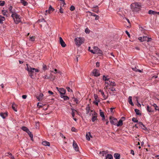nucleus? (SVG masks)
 Listing matches in <instances>:
<instances>
[{
  "label": "nucleus",
  "instance_id": "obj_1",
  "mask_svg": "<svg viewBox=\"0 0 159 159\" xmlns=\"http://www.w3.org/2000/svg\"><path fill=\"white\" fill-rule=\"evenodd\" d=\"M11 17L14 19V21L16 24H18L21 22L20 16L16 13L12 14Z\"/></svg>",
  "mask_w": 159,
  "mask_h": 159
},
{
  "label": "nucleus",
  "instance_id": "obj_2",
  "mask_svg": "<svg viewBox=\"0 0 159 159\" xmlns=\"http://www.w3.org/2000/svg\"><path fill=\"white\" fill-rule=\"evenodd\" d=\"M74 41L76 44L78 46H80L83 42V39L81 38H76Z\"/></svg>",
  "mask_w": 159,
  "mask_h": 159
},
{
  "label": "nucleus",
  "instance_id": "obj_3",
  "mask_svg": "<svg viewBox=\"0 0 159 159\" xmlns=\"http://www.w3.org/2000/svg\"><path fill=\"white\" fill-rule=\"evenodd\" d=\"M110 121L112 125H115L117 122V120L113 117L111 116L109 118Z\"/></svg>",
  "mask_w": 159,
  "mask_h": 159
},
{
  "label": "nucleus",
  "instance_id": "obj_4",
  "mask_svg": "<svg viewBox=\"0 0 159 159\" xmlns=\"http://www.w3.org/2000/svg\"><path fill=\"white\" fill-rule=\"evenodd\" d=\"M54 10V9L51 6H50L49 7L48 9L46 11L45 15H47V14H48V13H50L53 11Z\"/></svg>",
  "mask_w": 159,
  "mask_h": 159
},
{
  "label": "nucleus",
  "instance_id": "obj_5",
  "mask_svg": "<svg viewBox=\"0 0 159 159\" xmlns=\"http://www.w3.org/2000/svg\"><path fill=\"white\" fill-rule=\"evenodd\" d=\"M57 89L60 93V94H65L66 92V90L64 88H59L57 87Z\"/></svg>",
  "mask_w": 159,
  "mask_h": 159
},
{
  "label": "nucleus",
  "instance_id": "obj_6",
  "mask_svg": "<svg viewBox=\"0 0 159 159\" xmlns=\"http://www.w3.org/2000/svg\"><path fill=\"white\" fill-rule=\"evenodd\" d=\"M27 66V70L29 72L33 73L34 72V70H33V69H34V68L31 67L30 66H29L28 64L26 65Z\"/></svg>",
  "mask_w": 159,
  "mask_h": 159
},
{
  "label": "nucleus",
  "instance_id": "obj_7",
  "mask_svg": "<svg viewBox=\"0 0 159 159\" xmlns=\"http://www.w3.org/2000/svg\"><path fill=\"white\" fill-rule=\"evenodd\" d=\"M92 73L93 75L95 76H98L100 75L98 70L96 69H94L93 70Z\"/></svg>",
  "mask_w": 159,
  "mask_h": 159
},
{
  "label": "nucleus",
  "instance_id": "obj_8",
  "mask_svg": "<svg viewBox=\"0 0 159 159\" xmlns=\"http://www.w3.org/2000/svg\"><path fill=\"white\" fill-rule=\"evenodd\" d=\"M73 146L74 149L76 151H78V145L75 141L74 140L73 141Z\"/></svg>",
  "mask_w": 159,
  "mask_h": 159
},
{
  "label": "nucleus",
  "instance_id": "obj_9",
  "mask_svg": "<svg viewBox=\"0 0 159 159\" xmlns=\"http://www.w3.org/2000/svg\"><path fill=\"white\" fill-rule=\"evenodd\" d=\"M154 108L153 106H151L149 107V106H147V110L150 112H152L154 111Z\"/></svg>",
  "mask_w": 159,
  "mask_h": 159
},
{
  "label": "nucleus",
  "instance_id": "obj_10",
  "mask_svg": "<svg viewBox=\"0 0 159 159\" xmlns=\"http://www.w3.org/2000/svg\"><path fill=\"white\" fill-rule=\"evenodd\" d=\"M59 39V41L61 46L63 47H66V44L63 41L62 38L61 37H60Z\"/></svg>",
  "mask_w": 159,
  "mask_h": 159
},
{
  "label": "nucleus",
  "instance_id": "obj_11",
  "mask_svg": "<svg viewBox=\"0 0 159 159\" xmlns=\"http://www.w3.org/2000/svg\"><path fill=\"white\" fill-rule=\"evenodd\" d=\"M2 14L7 17H8L10 16V14L8 13L7 10H2Z\"/></svg>",
  "mask_w": 159,
  "mask_h": 159
},
{
  "label": "nucleus",
  "instance_id": "obj_12",
  "mask_svg": "<svg viewBox=\"0 0 159 159\" xmlns=\"http://www.w3.org/2000/svg\"><path fill=\"white\" fill-rule=\"evenodd\" d=\"M86 138L88 141L90 140V138H92V136L91 135V134L90 132H87L86 133Z\"/></svg>",
  "mask_w": 159,
  "mask_h": 159
},
{
  "label": "nucleus",
  "instance_id": "obj_13",
  "mask_svg": "<svg viewBox=\"0 0 159 159\" xmlns=\"http://www.w3.org/2000/svg\"><path fill=\"white\" fill-rule=\"evenodd\" d=\"M146 38L147 36H144L142 37H139L138 38V39L139 40H140L141 42H143L146 41Z\"/></svg>",
  "mask_w": 159,
  "mask_h": 159
},
{
  "label": "nucleus",
  "instance_id": "obj_14",
  "mask_svg": "<svg viewBox=\"0 0 159 159\" xmlns=\"http://www.w3.org/2000/svg\"><path fill=\"white\" fill-rule=\"evenodd\" d=\"M132 97L131 96H129L128 98V102L132 106H134V104L132 102Z\"/></svg>",
  "mask_w": 159,
  "mask_h": 159
},
{
  "label": "nucleus",
  "instance_id": "obj_15",
  "mask_svg": "<svg viewBox=\"0 0 159 159\" xmlns=\"http://www.w3.org/2000/svg\"><path fill=\"white\" fill-rule=\"evenodd\" d=\"M99 93H101V94H102V96L103 97V98L104 99H106V98H107V97H106L105 96V95L103 91V90H102L101 89L99 90Z\"/></svg>",
  "mask_w": 159,
  "mask_h": 159
},
{
  "label": "nucleus",
  "instance_id": "obj_16",
  "mask_svg": "<svg viewBox=\"0 0 159 159\" xmlns=\"http://www.w3.org/2000/svg\"><path fill=\"white\" fill-rule=\"evenodd\" d=\"M108 77L109 76L108 75L105 76V75H103V76L102 80L105 81V82L106 81H109L110 79L108 78Z\"/></svg>",
  "mask_w": 159,
  "mask_h": 159
},
{
  "label": "nucleus",
  "instance_id": "obj_17",
  "mask_svg": "<svg viewBox=\"0 0 159 159\" xmlns=\"http://www.w3.org/2000/svg\"><path fill=\"white\" fill-rule=\"evenodd\" d=\"M94 49L95 50L94 51H97V52L96 53H99V54H102V52L100 50L98 47H95Z\"/></svg>",
  "mask_w": 159,
  "mask_h": 159
},
{
  "label": "nucleus",
  "instance_id": "obj_18",
  "mask_svg": "<svg viewBox=\"0 0 159 159\" xmlns=\"http://www.w3.org/2000/svg\"><path fill=\"white\" fill-rule=\"evenodd\" d=\"M43 96V93H40L38 96L36 97V98L39 101H40L42 99Z\"/></svg>",
  "mask_w": 159,
  "mask_h": 159
},
{
  "label": "nucleus",
  "instance_id": "obj_19",
  "mask_svg": "<svg viewBox=\"0 0 159 159\" xmlns=\"http://www.w3.org/2000/svg\"><path fill=\"white\" fill-rule=\"evenodd\" d=\"M114 156L115 159H120V155L118 153H115Z\"/></svg>",
  "mask_w": 159,
  "mask_h": 159
},
{
  "label": "nucleus",
  "instance_id": "obj_20",
  "mask_svg": "<svg viewBox=\"0 0 159 159\" xmlns=\"http://www.w3.org/2000/svg\"><path fill=\"white\" fill-rule=\"evenodd\" d=\"M0 116L3 119H5L7 116V113H0Z\"/></svg>",
  "mask_w": 159,
  "mask_h": 159
},
{
  "label": "nucleus",
  "instance_id": "obj_21",
  "mask_svg": "<svg viewBox=\"0 0 159 159\" xmlns=\"http://www.w3.org/2000/svg\"><path fill=\"white\" fill-rule=\"evenodd\" d=\"M108 152L107 150L104 151H100L99 152L100 154H102V156H104L105 155H106L107 153Z\"/></svg>",
  "mask_w": 159,
  "mask_h": 159
},
{
  "label": "nucleus",
  "instance_id": "obj_22",
  "mask_svg": "<svg viewBox=\"0 0 159 159\" xmlns=\"http://www.w3.org/2000/svg\"><path fill=\"white\" fill-rule=\"evenodd\" d=\"M21 129L22 130H24V131H25L29 133L30 132V130L29 129L25 126H22L21 127Z\"/></svg>",
  "mask_w": 159,
  "mask_h": 159
},
{
  "label": "nucleus",
  "instance_id": "obj_23",
  "mask_svg": "<svg viewBox=\"0 0 159 159\" xmlns=\"http://www.w3.org/2000/svg\"><path fill=\"white\" fill-rule=\"evenodd\" d=\"M12 8H13V7L12 6H10L9 8H8V10L11 13H12V14H14V13H16V12H15L12 9Z\"/></svg>",
  "mask_w": 159,
  "mask_h": 159
},
{
  "label": "nucleus",
  "instance_id": "obj_24",
  "mask_svg": "<svg viewBox=\"0 0 159 159\" xmlns=\"http://www.w3.org/2000/svg\"><path fill=\"white\" fill-rule=\"evenodd\" d=\"M42 144L44 146H49L50 145L49 143L47 141H43L42 142Z\"/></svg>",
  "mask_w": 159,
  "mask_h": 159
},
{
  "label": "nucleus",
  "instance_id": "obj_25",
  "mask_svg": "<svg viewBox=\"0 0 159 159\" xmlns=\"http://www.w3.org/2000/svg\"><path fill=\"white\" fill-rule=\"evenodd\" d=\"M72 99H73V101L76 102V103L78 104L79 103L78 101L80 99L79 98H75L74 97H72Z\"/></svg>",
  "mask_w": 159,
  "mask_h": 159
},
{
  "label": "nucleus",
  "instance_id": "obj_26",
  "mask_svg": "<svg viewBox=\"0 0 159 159\" xmlns=\"http://www.w3.org/2000/svg\"><path fill=\"white\" fill-rule=\"evenodd\" d=\"M100 116L102 117V120H103L105 118V115L103 112L101 111V110H100Z\"/></svg>",
  "mask_w": 159,
  "mask_h": 159
},
{
  "label": "nucleus",
  "instance_id": "obj_27",
  "mask_svg": "<svg viewBox=\"0 0 159 159\" xmlns=\"http://www.w3.org/2000/svg\"><path fill=\"white\" fill-rule=\"evenodd\" d=\"M5 20L4 17L0 15V23L2 24L3 21H4Z\"/></svg>",
  "mask_w": 159,
  "mask_h": 159
},
{
  "label": "nucleus",
  "instance_id": "obj_28",
  "mask_svg": "<svg viewBox=\"0 0 159 159\" xmlns=\"http://www.w3.org/2000/svg\"><path fill=\"white\" fill-rule=\"evenodd\" d=\"M112 156L110 154H108L106 156V159H113Z\"/></svg>",
  "mask_w": 159,
  "mask_h": 159
},
{
  "label": "nucleus",
  "instance_id": "obj_29",
  "mask_svg": "<svg viewBox=\"0 0 159 159\" xmlns=\"http://www.w3.org/2000/svg\"><path fill=\"white\" fill-rule=\"evenodd\" d=\"M20 2L24 6H27L28 4V3L25 0H20Z\"/></svg>",
  "mask_w": 159,
  "mask_h": 159
},
{
  "label": "nucleus",
  "instance_id": "obj_30",
  "mask_svg": "<svg viewBox=\"0 0 159 159\" xmlns=\"http://www.w3.org/2000/svg\"><path fill=\"white\" fill-rule=\"evenodd\" d=\"M148 13L151 15H155L156 14V11H154L150 10L148 11Z\"/></svg>",
  "mask_w": 159,
  "mask_h": 159
},
{
  "label": "nucleus",
  "instance_id": "obj_31",
  "mask_svg": "<svg viewBox=\"0 0 159 159\" xmlns=\"http://www.w3.org/2000/svg\"><path fill=\"white\" fill-rule=\"evenodd\" d=\"M122 125H123L122 121L121 120H120L118 121V124L116 125L117 126H119Z\"/></svg>",
  "mask_w": 159,
  "mask_h": 159
},
{
  "label": "nucleus",
  "instance_id": "obj_32",
  "mask_svg": "<svg viewBox=\"0 0 159 159\" xmlns=\"http://www.w3.org/2000/svg\"><path fill=\"white\" fill-rule=\"evenodd\" d=\"M134 5L135 7L136 8L137 7H141V5L139 3L136 2L134 4Z\"/></svg>",
  "mask_w": 159,
  "mask_h": 159
},
{
  "label": "nucleus",
  "instance_id": "obj_33",
  "mask_svg": "<svg viewBox=\"0 0 159 159\" xmlns=\"http://www.w3.org/2000/svg\"><path fill=\"white\" fill-rule=\"evenodd\" d=\"M27 133H28V134L29 135V136L30 137L31 140L32 141L33 140V135L32 134V133L30 131V132H27Z\"/></svg>",
  "mask_w": 159,
  "mask_h": 159
},
{
  "label": "nucleus",
  "instance_id": "obj_34",
  "mask_svg": "<svg viewBox=\"0 0 159 159\" xmlns=\"http://www.w3.org/2000/svg\"><path fill=\"white\" fill-rule=\"evenodd\" d=\"M135 111L137 115H140L141 114L140 113V111L139 109H136L134 110Z\"/></svg>",
  "mask_w": 159,
  "mask_h": 159
},
{
  "label": "nucleus",
  "instance_id": "obj_35",
  "mask_svg": "<svg viewBox=\"0 0 159 159\" xmlns=\"http://www.w3.org/2000/svg\"><path fill=\"white\" fill-rule=\"evenodd\" d=\"M110 81H111L109 80V81H106L105 82V84H107V85H106L105 86V87L106 89L108 87V85H109Z\"/></svg>",
  "mask_w": 159,
  "mask_h": 159
},
{
  "label": "nucleus",
  "instance_id": "obj_36",
  "mask_svg": "<svg viewBox=\"0 0 159 159\" xmlns=\"http://www.w3.org/2000/svg\"><path fill=\"white\" fill-rule=\"evenodd\" d=\"M97 116H92V120L93 122H94L96 120H97Z\"/></svg>",
  "mask_w": 159,
  "mask_h": 159
},
{
  "label": "nucleus",
  "instance_id": "obj_37",
  "mask_svg": "<svg viewBox=\"0 0 159 159\" xmlns=\"http://www.w3.org/2000/svg\"><path fill=\"white\" fill-rule=\"evenodd\" d=\"M35 37L34 36H33L30 37V41L31 42H34L35 40Z\"/></svg>",
  "mask_w": 159,
  "mask_h": 159
},
{
  "label": "nucleus",
  "instance_id": "obj_38",
  "mask_svg": "<svg viewBox=\"0 0 159 159\" xmlns=\"http://www.w3.org/2000/svg\"><path fill=\"white\" fill-rule=\"evenodd\" d=\"M16 105L14 103L12 104V109L14 111H17V110H16Z\"/></svg>",
  "mask_w": 159,
  "mask_h": 159
},
{
  "label": "nucleus",
  "instance_id": "obj_39",
  "mask_svg": "<svg viewBox=\"0 0 159 159\" xmlns=\"http://www.w3.org/2000/svg\"><path fill=\"white\" fill-rule=\"evenodd\" d=\"M110 86H115L116 85V84L113 81H110V84L109 85Z\"/></svg>",
  "mask_w": 159,
  "mask_h": 159
},
{
  "label": "nucleus",
  "instance_id": "obj_40",
  "mask_svg": "<svg viewBox=\"0 0 159 159\" xmlns=\"http://www.w3.org/2000/svg\"><path fill=\"white\" fill-rule=\"evenodd\" d=\"M98 6H97L95 8L93 9V11L96 13L98 12L99 11V10L98 8H98Z\"/></svg>",
  "mask_w": 159,
  "mask_h": 159
},
{
  "label": "nucleus",
  "instance_id": "obj_41",
  "mask_svg": "<svg viewBox=\"0 0 159 159\" xmlns=\"http://www.w3.org/2000/svg\"><path fill=\"white\" fill-rule=\"evenodd\" d=\"M5 3V2L4 1H0V6H3Z\"/></svg>",
  "mask_w": 159,
  "mask_h": 159
},
{
  "label": "nucleus",
  "instance_id": "obj_42",
  "mask_svg": "<svg viewBox=\"0 0 159 159\" xmlns=\"http://www.w3.org/2000/svg\"><path fill=\"white\" fill-rule=\"evenodd\" d=\"M132 120L134 122H138V120L134 117H133L132 119Z\"/></svg>",
  "mask_w": 159,
  "mask_h": 159
},
{
  "label": "nucleus",
  "instance_id": "obj_43",
  "mask_svg": "<svg viewBox=\"0 0 159 159\" xmlns=\"http://www.w3.org/2000/svg\"><path fill=\"white\" fill-rule=\"evenodd\" d=\"M63 97L64 98H63L65 101L68 100L69 99V97L66 96H65V97Z\"/></svg>",
  "mask_w": 159,
  "mask_h": 159
},
{
  "label": "nucleus",
  "instance_id": "obj_44",
  "mask_svg": "<svg viewBox=\"0 0 159 159\" xmlns=\"http://www.w3.org/2000/svg\"><path fill=\"white\" fill-rule=\"evenodd\" d=\"M94 97L96 101H98V100H99V99H98V95L97 94H94Z\"/></svg>",
  "mask_w": 159,
  "mask_h": 159
},
{
  "label": "nucleus",
  "instance_id": "obj_45",
  "mask_svg": "<svg viewBox=\"0 0 159 159\" xmlns=\"http://www.w3.org/2000/svg\"><path fill=\"white\" fill-rule=\"evenodd\" d=\"M146 40H147L146 41H147L148 42H150L151 41L152 39L151 38H148V37H147V36Z\"/></svg>",
  "mask_w": 159,
  "mask_h": 159
},
{
  "label": "nucleus",
  "instance_id": "obj_46",
  "mask_svg": "<svg viewBox=\"0 0 159 159\" xmlns=\"http://www.w3.org/2000/svg\"><path fill=\"white\" fill-rule=\"evenodd\" d=\"M43 104H42L41 103H38L37 104V106L39 108L42 107L43 106Z\"/></svg>",
  "mask_w": 159,
  "mask_h": 159
},
{
  "label": "nucleus",
  "instance_id": "obj_47",
  "mask_svg": "<svg viewBox=\"0 0 159 159\" xmlns=\"http://www.w3.org/2000/svg\"><path fill=\"white\" fill-rule=\"evenodd\" d=\"M66 89L69 92H72V90L70 89V87H66Z\"/></svg>",
  "mask_w": 159,
  "mask_h": 159
},
{
  "label": "nucleus",
  "instance_id": "obj_48",
  "mask_svg": "<svg viewBox=\"0 0 159 159\" xmlns=\"http://www.w3.org/2000/svg\"><path fill=\"white\" fill-rule=\"evenodd\" d=\"M86 109L87 113H88L89 112V111L90 110V107H89V106H88V107H86Z\"/></svg>",
  "mask_w": 159,
  "mask_h": 159
},
{
  "label": "nucleus",
  "instance_id": "obj_49",
  "mask_svg": "<svg viewBox=\"0 0 159 159\" xmlns=\"http://www.w3.org/2000/svg\"><path fill=\"white\" fill-rule=\"evenodd\" d=\"M70 9L71 11H73L75 9V7L73 6H71L70 7Z\"/></svg>",
  "mask_w": 159,
  "mask_h": 159
},
{
  "label": "nucleus",
  "instance_id": "obj_50",
  "mask_svg": "<svg viewBox=\"0 0 159 159\" xmlns=\"http://www.w3.org/2000/svg\"><path fill=\"white\" fill-rule=\"evenodd\" d=\"M8 154H9L10 156L9 157L11 158V159H14V158L13 156H12V154L11 153H8Z\"/></svg>",
  "mask_w": 159,
  "mask_h": 159
},
{
  "label": "nucleus",
  "instance_id": "obj_51",
  "mask_svg": "<svg viewBox=\"0 0 159 159\" xmlns=\"http://www.w3.org/2000/svg\"><path fill=\"white\" fill-rule=\"evenodd\" d=\"M85 31L86 33L89 34L90 32V30L88 28H86Z\"/></svg>",
  "mask_w": 159,
  "mask_h": 159
},
{
  "label": "nucleus",
  "instance_id": "obj_52",
  "mask_svg": "<svg viewBox=\"0 0 159 159\" xmlns=\"http://www.w3.org/2000/svg\"><path fill=\"white\" fill-rule=\"evenodd\" d=\"M43 78L44 79H50V77L48 76L47 75H45L44 76H43Z\"/></svg>",
  "mask_w": 159,
  "mask_h": 159
},
{
  "label": "nucleus",
  "instance_id": "obj_53",
  "mask_svg": "<svg viewBox=\"0 0 159 159\" xmlns=\"http://www.w3.org/2000/svg\"><path fill=\"white\" fill-rule=\"evenodd\" d=\"M43 69L44 70H45L47 69V66L46 65L43 64Z\"/></svg>",
  "mask_w": 159,
  "mask_h": 159
},
{
  "label": "nucleus",
  "instance_id": "obj_54",
  "mask_svg": "<svg viewBox=\"0 0 159 159\" xmlns=\"http://www.w3.org/2000/svg\"><path fill=\"white\" fill-rule=\"evenodd\" d=\"M60 8L59 9V12L61 13H63V9H62L61 7V6H60Z\"/></svg>",
  "mask_w": 159,
  "mask_h": 159
},
{
  "label": "nucleus",
  "instance_id": "obj_55",
  "mask_svg": "<svg viewBox=\"0 0 159 159\" xmlns=\"http://www.w3.org/2000/svg\"><path fill=\"white\" fill-rule=\"evenodd\" d=\"M109 89L111 90L112 91H116L115 89L113 88V87H111L109 88Z\"/></svg>",
  "mask_w": 159,
  "mask_h": 159
},
{
  "label": "nucleus",
  "instance_id": "obj_56",
  "mask_svg": "<svg viewBox=\"0 0 159 159\" xmlns=\"http://www.w3.org/2000/svg\"><path fill=\"white\" fill-rule=\"evenodd\" d=\"M89 51L91 52H92V53H93V54H95V53H96L97 52V51H93V50H89Z\"/></svg>",
  "mask_w": 159,
  "mask_h": 159
},
{
  "label": "nucleus",
  "instance_id": "obj_57",
  "mask_svg": "<svg viewBox=\"0 0 159 159\" xmlns=\"http://www.w3.org/2000/svg\"><path fill=\"white\" fill-rule=\"evenodd\" d=\"M27 97V96L26 95H23L22 96V98L24 99H25Z\"/></svg>",
  "mask_w": 159,
  "mask_h": 159
},
{
  "label": "nucleus",
  "instance_id": "obj_58",
  "mask_svg": "<svg viewBox=\"0 0 159 159\" xmlns=\"http://www.w3.org/2000/svg\"><path fill=\"white\" fill-rule=\"evenodd\" d=\"M99 102V100H98V101H96L94 102V103L96 105H98V102Z\"/></svg>",
  "mask_w": 159,
  "mask_h": 159
},
{
  "label": "nucleus",
  "instance_id": "obj_59",
  "mask_svg": "<svg viewBox=\"0 0 159 159\" xmlns=\"http://www.w3.org/2000/svg\"><path fill=\"white\" fill-rule=\"evenodd\" d=\"M95 20H97L99 19V17L98 16L96 15L95 16Z\"/></svg>",
  "mask_w": 159,
  "mask_h": 159
},
{
  "label": "nucleus",
  "instance_id": "obj_60",
  "mask_svg": "<svg viewBox=\"0 0 159 159\" xmlns=\"http://www.w3.org/2000/svg\"><path fill=\"white\" fill-rule=\"evenodd\" d=\"M33 70H34V71H35V72H38L39 71V70L37 69H35L34 68V69H33Z\"/></svg>",
  "mask_w": 159,
  "mask_h": 159
},
{
  "label": "nucleus",
  "instance_id": "obj_61",
  "mask_svg": "<svg viewBox=\"0 0 159 159\" xmlns=\"http://www.w3.org/2000/svg\"><path fill=\"white\" fill-rule=\"evenodd\" d=\"M138 124H139V125H142L144 127H145V126L141 122H139L138 123Z\"/></svg>",
  "mask_w": 159,
  "mask_h": 159
},
{
  "label": "nucleus",
  "instance_id": "obj_62",
  "mask_svg": "<svg viewBox=\"0 0 159 159\" xmlns=\"http://www.w3.org/2000/svg\"><path fill=\"white\" fill-rule=\"evenodd\" d=\"M99 66H100L99 62H96V67H99Z\"/></svg>",
  "mask_w": 159,
  "mask_h": 159
},
{
  "label": "nucleus",
  "instance_id": "obj_63",
  "mask_svg": "<svg viewBox=\"0 0 159 159\" xmlns=\"http://www.w3.org/2000/svg\"><path fill=\"white\" fill-rule=\"evenodd\" d=\"M130 153L131 154H132L133 155H134V151L132 150H131V152H130Z\"/></svg>",
  "mask_w": 159,
  "mask_h": 159
},
{
  "label": "nucleus",
  "instance_id": "obj_64",
  "mask_svg": "<svg viewBox=\"0 0 159 159\" xmlns=\"http://www.w3.org/2000/svg\"><path fill=\"white\" fill-rule=\"evenodd\" d=\"M71 114L73 117H74L75 115V112L74 111H72Z\"/></svg>",
  "mask_w": 159,
  "mask_h": 159
}]
</instances>
